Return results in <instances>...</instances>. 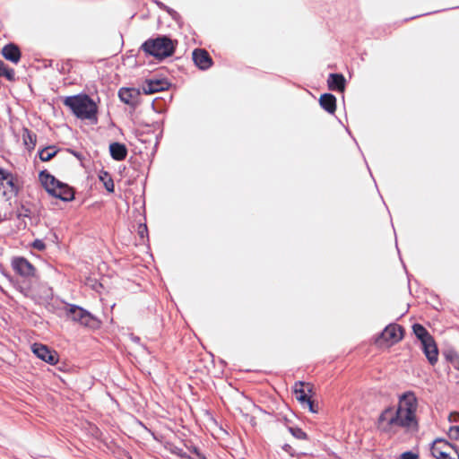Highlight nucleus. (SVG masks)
Masks as SVG:
<instances>
[{"label": "nucleus", "mask_w": 459, "mask_h": 459, "mask_svg": "<svg viewBox=\"0 0 459 459\" xmlns=\"http://www.w3.org/2000/svg\"><path fill=\"white\" fill-rule=\"evenodd\" d=\"M417 407L415 394L412 392L404 393L400 397L397 408L387 407L381 412L377 420V429L389 435H394L400 429L416 431L418 429Z\"/></svg>", "instance_id": "1"}, {"label": "nucleus", "mask_w": 459, "mask_h": 459, "mask_svg": "<svg viewBox=\"0 0 459 459\" xmlns=\"http://www.w3.org/2000/svg\"><path fill=\"white\" fill-rule=\"evenodd\" d=\"M63 104L68 107L78 118L97 123L98 107L88 95L79 94L65 97Z\"/></svg>", "instance_id": "2"}, {"label": "nucleus", "mask_w": 459, "mask_h": 459, "mask_svg": "<svg viewBox=\"0 0 459 459\" xmlns=\"http://www.w3.org/2000/svg\"><path fill=\"white\" fill-rule=\"evenodd\" d=\"M178 42L173 41L166 36H160L156 39H147L141 47V48L148 55L154 56L157 59L162 60L166 57L171 56L176 49Z\"/></svg>", "instance_id": "3"}, {"label": "nucleus", "mask_w": 459, "mask_h": 459, "mask_svg": "<svg viewBox=\"0 0 459 459\" xmlns=\"http://www.w3.org/2000/svg\"><path fill=\"white\" fill-rule=\"evenodd\" d=\"M39 180L51 195L57 197L63 201H71L74 198V192L68 185L60 182L54 176L47 171L39 173Z\"/></svg>", "instance_id": "4"}, {"label": "nucleus", "mask_w": 459, "mask_h": 459, "mask_svg": "<svg viewBox=\"0 0 459 459\" xmlns=\"http://www.w3.org/2000/svg\"><path fill=\"white\" fill-rule=\"evenodd\" d=\"M67 314L73 321L77 322L85 327L97 329L101 325L100 320H99L95 316L76 305H69Z\"/></svg>", "instance_id": "5"}, {"label": "nucleus", "mask_w": 459, "mask_h": 459, "mask_svg": "<svg viewBox=\"0 0 459 459\" xmlns=\"http://www.w3.org/2000/svg\"><path fill=\"white\" fill-rule=\"evenodd\" d=\"M403 328L397 324H389L376 338V343L379 346L389 343L394 344L403 338Z\"/></svg>", "instance_id": "6"}, {"label": "nucleus", "mask_w": 459, "mask_h": 459, "mask_svg": "<svg viewBox=\"0 0 459 459\" xmlns=\"http://www.w3.org/2000/svg\"><path fill=\"white\" fill-rule=\"evenodd\" d=\"M454 446L444 439H436L430 447L432 455L437 459H459V455L456 451L451 455Z\"/></svg>", "instance_id": "7"}, {"label": "nucleus", "mask_w": 459, "mask_h": 459, "mask_svg": "<svg viewBox=\"0 0 459 459\" xmlns=\"http://www.w3.org/2000/svg\"><path fill=\"white\" fill-rule=\"evenodd\" d=\"M33 353L41 360L56 365L58 361V354L56 351L50 350L48 346L41 343H34L31 347Z\"/></svg>", "instance_id": "8"}, {"label": "nucleus", "mask_w": 459, "mask_h": 459, "mask_svg": "<svg viewBox=\"0 0 459 459\" xmlns=\"http://www.w3.org/2000/svg\"><path fill=\"white\" fill-rule=\"evenodd\" d=\"M13 271L22 277L29 278L34 275L35 267L24 257H14L12 261Z\"/></svg>", "instance_id": "9"}, {"label": "nucleus", "mask_w": 459, "mask_h": 459, "mask_svg": "<svg viewBox=\"0 0 459 459\" xmlns=\"http://www.w3.org/2000/svg\"><path fill=\"white\" fill-rule=\"evenodd\" d=\"M192 58L195 65L201 70H207L213 64L210 54L204 48H195L192 53Z\"/></svg>", "instance_id": "10"}, {"label": "nucleus", "mask_w": 459, "mask_h": 459, "mask_svg": "<svg viewBox=\"0 0 459 459\" xmlns=\"http://www.w3.org/2000/svg\"><path fill=\"white\" fill-rule=\"evenodd\" d=\"M140 95V90L135 88H121L118 91L120 100L133 107L139 104Z\"/></svg>", "instance_id": "11"}, {"label": "nucleus", "mask_w": 459, "mask_h": 459, "mask_svg": "<svg viewBox=\"0 0 459 459\" xmlns=\"http://www.w3.org/2000/svg\"><path fill=\"white\" fill-rule=\"evenodd\" d=\"M169 86V83L167 80L148 79L143 82L142 89L145 94H153L167 90Z\"/></svg>", "instance_id": "12"}, {"label": "nucleus", "mask_w": 459, "mask_h": 459, "mask_svg": "<svg viewBox=\"0 0 459 459\" xmlns=\"http://www.w3.org/2000/svg\"><path fill=\"white\" fill-rule=\"evenodd\" d=\"M422 351L431 365H435L438 359V350L434 338L421 342Z\"/></svg>", "instance_id": "13"}, {"label": "nucleus", "mask_w": 459, "mask_h": 459, "mask_svg": "<svg viewBox=\"0 0 459 459\" xmlns=\"http://www.w3.org/2000/svg\"><path fill=\"white\" fill-rule=\"evenodd\" d=\"M327 86L331 91L343 92L346 86V80L342 74H330L327 79Z\"/></svg>", "instance_id": "14"}, {"label": "nucleus", "mask_w": 459, "mask_h": 459, "mask_svg": "<svg viewBox=\"0 0 459 459\" xmlns=\"http://www.w3.org/2000/svg\"><path fill=\"white\" fill-rule=\"evenodd\" d=\"M2 56L6 59L14 64H17L22 56L19 47L13 43L5 45L1 51Z\"/></svg>", "instance_id": "15"}, {"label": "nucleus", "mask_w": 459, "mask_h": 459, "mask_svg": "<svg viewBox=\"0 0 459 459\" xmlns=\"http://www.w3.org/2000/svg\"><path fill=\"white\" fill-rule=\"evenodd\" d=\"M109 152L113 160L122 161L126 158L128 151L124 143L115 142L109 144Z\"/></svg>", "instance_id": "16"}, {"label": "nucleus", "mask_w": 459, "mask_h": 459, "mask_svg": "<svg viewBox=\"0 0 459 459\" xmlns=\"http://www.w3.org/2000/svg\"><path fill=\"white\" fill-rule=\"evenodd\" d=\"M319 104L325 111L333 114L336 111V98L331 93H324L319 98Z\"/></svg>", "instance_id": "17"}, {"label": "nucleus", "mask_w": 459, "mask_h": 459, "mask_svg": "<svg viewBox=\"0 0 459 459\" xmlns=\"http://www.w3.org/2000/svg\"><path fill=\"white\" fill-rule=\"evenodd\" d=\"M22 140L25 147L31 151L36 146L37 135L28 128L22 129Z\"/></svg>", "instance_id": "18"}, {"label": "nucleus", "mask_w": 459, "mask_h": 459, "mask_svg": "<svg viewBox=\"0 0 459 459\" xmlns=\"http://www.w3.org/2000/svg\"><path fill=\"white\" fill-rule=\"evenodd\" d=\"M412 330L416 337L420 341V342H423L425 341H429L432 336L429 334V333L427 331V329L420 324H414L412 325Z\"/></svg>", "instance_id": "19"}, {"label": "nucleus", "mask_w": 459, "mask_h": 459, "mask_svg": "<svg viewBox=\"0 0 459 459\" xmlns=\"http://www.w3.org/2000/svg\"><path fill=\"white\" fill-rule=\"evenodd\" d=\"M100 180L103 183L106 190L109 193H113L115 189L114 181L110 174L107 171H100L99 175Z\"/></svg>", "instance_id": "20"}, {"label": "nucleus", "mask_w": 459, "mask_h": 459, "mask_svg": "<svg viewBox=\"0 0 459 459\" xmlns=\"http://www.w3.org/2000/svg\"><path fill=\"white\" fill-rule=\"evenodd\" d=\"M56 153L57 151L55 146H48L39 152V156L42 161H48L55 157Z\"/></svg>", "instance_id": "21"}, {"label": "nucleus", "mask_w": 459, "mask_h": 459, "mask_svg": "<svg viewBox=\"0 0 459 459\" xmlns=\"http://www.w3.org/2000/svg\"><path fill=\"white\" fill-rule=\"evenodd\" d=\"M4 76L8 81L15 80V72L13 68L8 67L3 61H0V77Z\"/></svg>", "instance_id": "22"}, {"label": "nucleus", "mask_w": 459, "mask_h": 459, "mask_svg": "<svg viewBox=\"0 0 459 459\" xmlns=\"http://www.w3.org/2000/svg\"><path fill=\"white\" fill-rule=\"evenodd\" d=\"M304 383L303 382H298L295 384L294 392L296 394V399L300 403H304L305 401H307V398H309L304 388Z\"/></svg>", "instance_id": "23"}, {"label": "nucleus", "mask_w": 459, "mask_h": 459, "mask_svg": "<svg viewBox=\"0 0 459 459\" xmlns=\"http://www.w3.org/2000/svg\"><path fill=\"white\" fill-rule=\"evenodd\" d=\"M288 429L298 439L304 440L307 437V434L298 427H289Z\"/></svg>", "instance_id": "24"}, {"label": "nucleus", "mask_w": 459, "mask_h": 459, "mask_svg": "<svg viewBox=\"0 0 459 459\" xmlns=\"http://www.w3.org/2000/svg\"><path fill=\"white\" fill-rule=\"evenodd\" d=\"M0 181H6L7 184L13 185L12 175L3 169H0Z\"/></svg>", "instance_id": "25"}, {"label": "nucleus", "mask_w": 459, "mask_h": 459, "mask_svg": "<svg viewBox=\"0 0 459 459\" xmlns=\"http://www.w3.org/2000/svg\"><path fill=\"white\" fill-rule=\"evenodd\" d=\"M448 436L451 439L459 440V426H453L450 428Z\"/></svg>", "instance_id": "26"}, {"label": "nucleus", "mask_w": 459, "mask_h": 459, "mask_svg": "<svg viewBox=\"0 0 459 459\" xmlns=\"http://www.w3.org/2000/svg\"><path fill=\"white\" fill-rule=\"evenodd\" d=\"M32 247L39 250V251H42L46 248V245L45 243L43 242V240L41 239H35L32 244H31Z\"/></svg>", "instance_id": "27"}, {"label": "nucleus", "mask_w": 459, "mask_h": 459, "mask_svg": "<svg viewBox=\"0 0 459 459\" xmlns=\"http://www.w3.org/2000/svg\"><path fill=\"white\" fill-rule=\"evenodd\" d=\"M418 457V454L412 451H406L400 455V459H417Z\"/></svg>", "instance_id": "28"}, {"label": "nucleus", "mask_w": 459, "mask_h": 459, "mask_svg": "<svg viewBox=\"0 0 459 459\" xmlns=\"http://www.w3.org/2000/svg\"><path fill=\"white\" fill-rule=\"evenodd\" d=\"M188 450L195 455L199 459H205L204 455L200 452L199 448L195 446H187Z\"/></svg>", "instance_id": "29"}, {"label": "nucleus", "mask_w": 459, "mask_h": 459, "mask_svg": "<svg viewBox=\"0 0 459 459\" xmlns=\"http://www.w3.org/2000/svg\"><path fill=\"white\" fill-rule=\"evenodd\" d=\"M303 404H307L308 407V410L311 412H316V410L315 409L314 402L310 398H307V401H305V403Z\"/></svg>", "instance_id": "30"}, {"label": "nucleus", "mask_w": 459, "mask_h": 459, "mask_svg": "<svg viewBox=\"0 0 459 459\" xmlns=\"http://www.w3.org/2000/svg\"><path fill=\"white\" fill-rule=\"evenodd\" d=\"M139 233H140L141 238H143L145 236H148L149 231L142 230V231H139Z\"/></svg>", "instance_id": "31"}, {"label": "nucleus", "mask_w": 459, "mask_h": 459, "mask_svg": "<svg viewBox=\"0 0 459 459\" xmlns=\"http://www.w3.org/2000/svg\"><path fill=\"white\" fill-rule=\"evenodd\" d=\"M182 457H186V458H188V459H194L193 457L189 456V455H186V454H182L181 455Z\"/></svg>", "instance_id": "32"}, {"label": "nucleus", "mask_w": 459, "mask_h": 459, "mask_svg": "<svg viewBox=\"0 0 459 459\" xmlns=\"http://www.w3.org/2000/svg\"><path fill=\"white\" fill-rule=\"evenodd\" d=\"M289 448H290V446H289V445H285V446H283V449H284L285 451H288V449H289Z\"/></svg>", "instance_id": "33"}]
</instances>
